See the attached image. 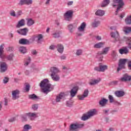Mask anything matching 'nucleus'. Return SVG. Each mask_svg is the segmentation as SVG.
Wrapping results in <instances>:
<instances>
[{"label":"nucleus","mask_w":131,"mask_h":131,"mask_svg":"<svg viewBox=\"0 0 131 131\" xmlns=\"http://www.w3.org/2000/svg\"><path fill=\"white\" fill-rule=\"evenodd\" d=\"M39 86L40 88H43L42 91L44 94H49L50 92H52L54 90V86L50 83V81L48 79H44L39 83Z\"/></svg>","instance_id":"f257e3e1"},{"label":"nucleus","mask_w":131,"mask_h":131,"mask_svg":"<svg viewBox=\"0 0 131 131\" xmlns=\"http://www.w3.org/2000/svg\"><path fill=\"white\" fill-rule=\"evenodd\" d=\"M96 113H97V110L96 109H92L90 111L86 114H84L83 116L81 117V120H83V121H85V120H88L89 118L92 117V116H94V115H96Z\"/></svg>","instance_id":"f03ea898"},{"label":"nucleus","mask_w":131,"mask_h":131,"mask_svg":"<svg viewBox=\"0 0 131 131\" xmlns=\"http://www.w3.org/2000/svg\"><path fill=\"white\" fill-rule=\"evenodd\" d=\"M128 59L125 58H121L119 60L118 67L117 69V72H119L122 69H125V64Z\"/></svg>","instance_id":"7ed1b4c3"},{"label":"nucleus","mask_w":131,"mask_h":131,"mask_svg":"<svg viewBox=\"0 0 131 131\" xmlns=\"http://www.w3.org/2000/svg\"><path fill=\"white\" fill-rule=\"evenodd\" d=\"M113 7H116V6H118L116 13H117L118 11H119L120 9L124 6V2H123V0H113Z\"/></svg>","instance_id":"20e7f679"},{"label":"nucleus","mask_w":131,"mask_h":131,"mask_svg":"<svg viewBox=\"0 0 131 131\" xmlns=\"http://www.w3.org/2000/svg\"><path fill=\"white\" fill-rule=\"evenodd\" d=\"M84 126L83 124H79L78 123H73L70 126V131H78V129L82 128Z\"/></svg>","instance_id":"39448f33"},{"label":"nucleus","mask_w":131,"mask_h":131,"mask_svg":"<svg viewBox=\"0 0 131 131\" xmlns=\"http://www.w3.org/2000/svg\"><path fill=\"white\" fill-rule=\"evenodd\" d=\"M120 81L122 82H128V85H131V75L125 73L123 75L122 77L120 78Z\"/></svg>","instance_id":"423d86ee"},{"label":"nucleus","mask_w":131,"mask_h":131,"mask_svg":"<svg viewBox=\"0 0 131 131\" xmlns=\"http://www.w3.org/2000/svg\"><path fill=\"white\" fill-rule=\"evenodd\" d=\"M64 17L66 21H71V19H72V17H73V11L70 10L67 11L64 14Z\"/></svg>","instance_id":"0eeeda50"},{"label":"nucleus","mask_w":131,"mask_h":131,"mask_svg":"<svg viewBox=\"0 0 131 131\" xmlns=\"http://www.w3.org/2000/svg\"><path fill=\"white\" fill-rule=\"evenodd\" d=\"M108 68V66L106 65H102V63H99V67H96L94 68V70L95 71H97L98 72H104L105 70H107Z\"/></svg>","instance_id":"6e6552de"},{"label":"nucleus","mask_w":131,"mask_h":131,"mask_svg":"<svg viewBox=\"0 0 131 131\" xmlns=\"http://www.w3.org/2000/svg\"><path fill=\"white\" fill-rule=\"evenodd\" d=\"M27 116L29 117H37L36 114L34 113H27L21 116V118L24 121H27Z\"/></svg>","instance_id":"1a4fd4ad"},{"label":"nucleus","mask_w":131,"mask_h":131,"mask_svg":"<svg viewBox=\"0 0 131 131\" xmlns=\"http://www.w3.org/2000/svg\"><path fill=\"white\" fill-rule=\"evenodd\" d=\"M78 90H79V87L77 85L74 86L70 91V95L72 98L75 97L76 96V94H77V92H78Z\"/></svg>","instance_id":"9d476101"},{"label":"nucleus","mask_w":131,"mask_h":131,"mask_svg":"<svg viewBox=\"0 0 131 131\" xmlns=\"http://www.w3.org/2000/svg\"><path fill=\"white\" fill-rule=\"evenodd\" d=\"M20 91L18 90H15L12 91V100H17V99H19L20 98Z\"/></svg>","instance_id":"9b49d317"},{"label":"nucleus","mask_w":131,"mask_h":131,"mask_svg":"<svg viewBox=\"0 0 131 131\" xmlns=\"http://www.w3.org/2000/svg\"><path fill=\"white\" fill-rule=\"evenodd\" d=\"M89 96V90L85 89L84 91V92L83 93L82 95H78L77 97L78 98L79 100L80 101H82L84 100V98H88Z\"/></svg>","instance_id":"f8f14e48"},{"label":"nucleus","mask_w":131,"mask_h":131,"mask_svg":"<svg viewBox=\"0 0 131 131\" xmlns=\"http://www.w3.org/2000/svg\"><path fill=\"white\" fill-rule=\"evenodd\" d=\"M111 35L112 37L115 38V42L120 40V36H119V33H118V32L117 31L116 33L112 32L111 33Z\"/></svg>","instance_id":"ddd939ff"},{"label":"nucleus","mask_w":131,"mask_h":131,"mask_svg":"<svg viewBox=\"0 0 131 131\" xmlns=\"http://www.w3.org/2000/svg\"><path fill=\"white\" fill-rule=\"evenodd\" d=\"M32 0H20L18 5L19 6H23L24 5H32Z\"/></svg>","instance_id":"4468645a"},{"label":"nucleus","mask_w":131,"mask_h":131,"mask_svg":"<svg viewBox=\"0 0 131 131\" xmlns=\"http://www.w3.org/2000/svg\"><path fill=\"white\" fill-rule=\"evenodd\" d=\"M0 67L1 72L2 73L6 72V71H7V70H8V64H7L6 62H2L0 65Z\"/></svg>","instance_id":"2eb2a0df"},{"label":"nucleus","mask_w":131,"mask_h":131,"mask_svg":"<svg viewBox=\"0 0 131 131\" xmlns=\"http://www.w3.org/2000/svg\"><path fill=\"white\" fill-rule=\"evenodd\" d=\"M114 94L117 98H121L125 95V92L123 91H117L114 92Z\"/></svg>","instance_id":"dca6fc26"},{"label":"nucleus","mask_w":131,"mask_h":131,"mask_svg":"<svg viewBox=\"0 0 131 131\" xmlns=\"http://www.w3.org/2000/svg\"><path fill=\"white\" fill-rule=\"evenodd\" d=\"M65 93L64 92H61L60 93L58 96H56V102L57 103H59V102L61 101V100L63 99V98H65Z\"/></svg>","instance_id":"f3484780"},{"label":"nucleus","mask_w":131,"mask_h":131,"mask_svg":"<svg viewBox=\"0 0 131 131\" xmlns=\"http://www.w3.org/2000/svg\"><path fill=\"white\" fill-rule=\"evenodd\" d=\"M50 72H51V75H56L57 73L60 72V70L56 67H52L50 68Z\"/></svg>","instance_id":"a211bd4d"},{"label":"nucleus","mask_w":131,"mask_h":131,"mask_svg":"<svg viewBox=\"0 0 131 131\" xmlns=\"http://www.w3.org/2000/svg\"><path fill=\"white\" fill-rule=\"evenodd\" d=\"M28 98L30 99V100H41V98L40 97L36 96L35 94H32L31 95H28Z\"/></svg>","instance_id":"6ab92c4d"},{"label":"nucleus","mask_w":131,"mask_h":131,"mask_svg":"<svg viewBox=\"0 0 131 131\" xmlns=\"http://www.w3.org/2000/svg\"><path fill=\"white\" fill-rule=\"evenodd\" d=\"M20 45H30V41L28 39L25 38H21L18 41Z\"/></svg>","instance_id":"aec40b11"},{"label":"nucleus","mask_w":131,"mask_h":131,"mask_svg":"<svg viewBox=\"0 0 131 131\" xmlns=\"http://www.w3.org/2000/svg\"><path fill=\"white\" fill-rule=\"evenodd\" d=\"M128 49L127 47H123L122 49H119V52L121 55H123L124 54L125 55H126V54H128Z\"/></svg>","instance_id":"412c9836"},{"label":"nucleus","mask_w":131,"mask_h":131,"mask_svg":"<svg viewBox=\"0 0 131 131\" xmlns=\"http://www.w3.org/2000/svg\"><path fill=\"white\" fill-rule=\"evenodd\" d=\"M56 48H57L58 53H60V54H63V52H64V46H63L62 44H58L56 46Z\"/></svg>","instance_id":"4be33fe9"},{"label":"nucleus","mask_w":131,"mask_h":131,"mask_svg":"<svg viewBox=\"0 0 131 131\" xmlns=\"http://www.w3.org/2000/svg\"><path fill=\"white\" fill-rule=\"evenodd\" d=\"M25 25V19H20L17 24L16 27V28H20V27H22V26H24Z\"/></svg>","instance_id":"5701e85b"},{"label":"nucleus","mask_w":131,"mask_h":131,"mask_svg":"<svg viewBox=\"0 0 131 131\" xmlns=\"http://www.w3.org/2000/svg\"><path fill=\"white\" fill-rule=\"evenodd\" d=\"M100 81H101L100 79H92L91 80V81L89 82V84L90 85H95L96 84H98V83H99V82H100Z\"/></svg>","instance_id":"b1692460"},{"label":"nucleus","mask_w":131,"mask_h":131,"mask_svg":"<svg viewBox=\"0 0 131 131\" xmlns=\"http://www.w3.org/2000/svg\"><path fill=\"white\" fill-rule=\"evenodd\" d=\"M35 38H37L36 41H37L38 43H41V41H42L41 40L43 38V36H42V34H39L36 36Z\"/></svg>","instance_id":"393cba45"},{"label":"nucleus","mask_w":131,"mask_h":131,"mask_svg":"<svg viewBox=\"0 0 131 131\" xmlns=\"http://www.w3.org/2000/svg\"><path fill=\"white\" fill-rule=\"evenodd\" d=\"M108 103V99L105 98H102L101 100L99 102V104L102 107H104L106 104Z\"/></svg>","instance_id":"a878e982"},{"label":"nucleus","mask_w":131,"mask_h":131,"mask_svg":"<svg viewBox=\"0 0 131 131\" xmlns=\"http://www.w3.org/2000/svg\"><path fill=\"white\" fill-rule=\"evenodd\" d=\"M109 49H110V47H106L103 49L102 51L99 52L98 53V55H106L108 53V52L109 51Z\"/></svg>","instance_id":"bb28decb"},{"label":"nucleus","mask_w":131,"mask_h":131,"mask_svg":"<svg viewBox=\"0 0 131 131\" xmlns=\"http://www.w3.org/2000/svg\"><path fill=\"white\" fill-rule=\"evenodd\" d=\"M76 27H77V26L76 24H70L68 26V30L71 33L73 32V29L76 28Z\"/></svg>","instance_id":"cd10ccee"},{"label":"nucleus","mask_w":131,"mask_h":131,"mask_svg":"<svg viewBox=\"0 0 131 131\" xmlns=\"http://www.w3.org/2000/svg\"><path fill=\"white\" fill-rule=\"evenodd\" d=\"M123 31L124 32L125 34H128V33H131V27H124Z\"/></svg>","instance_id":"c85d7f7f"},{"label":"nucleus","mask_w":131,"mask_h":131,"mask_svg":"<svg viewBox=\"0 0 131 131\" xmlns=\"http://www.w3.org/2000/svg\"><path fill=\"white\" fill-rule=\"evenodd\" d=\"M95 15L96 16H99L100 17H102V16L105 15V11L102 10H98L95 12Z\"/></svg>","instance_id":"c756f323"},{"label":"nucleus","mask_w":131,"mask_h":131,"mask_svg":"<svg viewBox=\"0 0 131 131\" xmlns=\"http://www.w3.org/2000/svg\"><path fill=\"white\" fill-rule=\"evenodd\" d=\"M85 27H86V24L83 22L81 24L80 26L78 27V30L80 32H82L84 30Z\"/></svg>","instance_id":"7c9ffc66"},{"label":"nucleus","mask_w":131,"mask_h":131,"mask_svg":"<svg viewBox=\"0 0 131 131\" xmlns=\"http://www.w3.org/2000/svg\"><path fill=\"white\" fill-rule=\"evenodd\" d=\"M103 47H104V43L102 42L97 43L94 46V49H101Z\"/></svg>","instance_id":"2f4dec72"},{"label":"nucleus","mask_w":131,"mask_h":131,"mask_svg":"<svg viewBox=\"0 0 131 131\" xmlns=\"http://www.w3.org/2000/svg\"><path fill=\"white\" fill-rule=\"evenodd\" d=\"M5 44H2L0 46V58L3 59V55H4V53H5V51H4V46Z\"/></svg>","instance_id":"473e14b6"},{"label":"nucleus","mask_w":131,"mask_h":131,"mask_svg":"<svg viewBox=\"0 0 131 131\" xmlns=\"http://www.w3.org/2000/svg\"><path fill=\"white\" fill-rule=\"evenodd\" d=\"M110 4V0H104L101 4L102 8H105V7H107L108 5Z\"/></svg>","instance_id":"72a5a7b5"},{"label":"nucleus","mask_w":131,"mask_h":131,"mask_svg":"<svg viewBox=\"0 0 131 131\" xmlns=\"http://www.w3.org/2000/svg\"><path fill=\"white\" fill-rule=\"evenodd\" d=\"M20 31H21V35L26 36L27 35V32H28V29L27 28L20 29Z\"/></svg>","instance_id":"f704fd0d"},{"label":"nucleus","mask_w":131,"mask_h":131,"mask_svg":"<svg viewBox=\"0 0 131 131\" xmlns=\"http://www.w3.org/2000/svg\"><path fill=\"white\" fill-rule=\"evenodd\" d=\"M51 76L54 81H59L60 80V77L58 75H51Z\"/></svg>","instance_id":"c9c22d12"},{"label":"nucleus","mask_w":131,"mask_h":131,"mask_svg":"<svg viewBox=\"0 0 131 131\" xmlns=\"http://www.w3.org/2000/svg\"><path fill=\"white\" fill-rule=\"evenodd\" d=\"M23 130L21 131H29V129H31L32 127L29 124H26L24 126Z\"/></svg>","instance_id":"e433bc0d"},{"label":"nucleus","mask_w":131,"mask_h":131,"mask_svg":"<svg viewBox=\"0 0 131 131\" xmlns=\"http://www.w3.org/2000/svg\"><path fill=\"white\" fill-rule=\"evenodd\" d=\"M101 22L100 20L96 21V19L94 20V21L92 23V26L94 28H96V27H98L99 25H100V24Z\"/></svg>","instance_id":"4c0bfd02"},{"label":"nucleus","mask_w":131,"mask_h":131,"mask_svg":"<svg viewBox=\"0 0 131 131\" xmlns=\"http://www.w3.org/2000/svg\"><path fill=\"white\" fill-rule=\"evenodd\" d=\"M126 40L127 41V43H128V48L131 50V37H126Z\"/></svg>","instance_id":"58836bf2"},{"label":"nucleus","mask_w":131,"mask_h":131,"mask_svg":"<svg viewBox=\"0 0 131 131\" xmlns=\"http://www.w3.org/2000/svg\"><path fill=\"white\" fill-rule=\"evenodd\" d=\"M126 25H130L131 24V16H127L125 19Z\"/></svg>","instance_id":"ea45409f"},{"label":"nucleus","mask_w":131,"mask_h":131,"mask_svg":"<svg viewBox=\"0 0 131 131\" xmlns=\"http://www.w3.org/2000/svg\"><path fill=\"white\" fill-rule=\"evenodd\" d=\"M33 24H34V20L32 19V18H29L27 23V25L28 26H32Z\"/></svg>","instance_id":"a19ab883"},{"label":"nucleus","mask_w":131,"mask_h":131,"mask_svg":"<svg viewBox=\"0 0 131 131\" xmlns=\"http://www.w3.org/2000/svg\"><path fill=\"white\" fill-rule=\"evenodd\" d=\"M14 57H15V55H14V54L11 53L6 57V59H7L8 61H13V59Z\"/></svg>","instance_id":"79ce46f5"},{"label":"nucleus","mask_w":131,"mask_h":131,"mask_svg":"<svg viewBox=\"0 0 131 131\" xmlns=\"http://www.w3.org/2000/svg\"><path fill=\"white\" fill-rule=\"evenodd\" d=\"M112 57L113 58V61H116L117 60V57L116 56V52H115V51H113L112 53Z\"/></svg>","instance_id":"37998d69"},{"label":"nucleus","mask_w":131,"mask_h":131,"mask_svg":"<svg viewBox=\"0 0 131 131\" xmlns=\"http://www.w3.org/2000/svg\"><path fill=\"white\" fill-rule=\"evenodd\" d=\"M19 51L20 53H21V54H25L26 53V48L24 47H19Z\"/></svg>","instance_id":"c03bdc74"},{"label":"nucleus","mask_w":131,"mask_h":131,"mask_svg":"<svg viewBox=\"0 0 131 131\" xmlns=\"http://www.w3.org/2000/svg\"><path fill=\"white\" fill-rule=\"evenodd\" d=\"M104 121L105 122V123H110V122H112V120L110 119V118L106 117L104 118Z\"/></svg>","instance_id":"a18cd8bd"},{"label":"nucleus","mask_w":131,"mask_h":131,"mask_svg":"<svg viewBox=\"0 0 131 131\" xmlns=\"http://www.w3.org/2000/svg\"><path fill=\"white\" fill-rule=\"evenodd\" d=\"M66 105L67 107H72L73 105V102H71L70 100L67 101Z\"/></svg>","instance_id":"49530a36"},{"label":"nucleus","mask_w":131,"mask_h":131,"mask_svg":"<svg viewBox=\"0 0 131 131\" xmlns=\"http://www.w3.org/2000/svg\"><path fill=\"white\" fill-rule=\"evenodd\" d=\"M25 90L26 92H29V91L30 90V85L29 84L26 85V86L25 87Z\"/></svg>","instance_id":"de8ad7c7"},{"label":"nucleus","mask_w":131,"mask_h":131,"mask_svg":"<svg viewBox=\"0 0 131 131\" xmlns=\"http://www.w3.org/2000/svg\"><path fill=\"white\" fill-rule=\"evenodd\" d=\"M10 15L12 17H17V14H16V12L14 10H12L10 11Z\"/></svg>","instance_id":"09e8293b"},{"label":"nucleus","mask_w":131,"mask_h":131,"mask_svg":"<svg viewBox=\"0 0 131 131\" xmlns=\"http://www.w3.org/2000/svg\"><path fill=\"white\" fill-rule=\"evenodd\" d=\"M81 54H82V50L81 49H78V50H77L76 52V55L77 56H80V55H81Z\"/></svg>","instance_id":"8fccbe9b"},{"label":"nucleus","mask_w":131,"mask_h":131,"mask_svg":"<svg viewBox=\"0 0 131 131\" xmlns=\"http://www.w3.org/2000/svg\"><path fill=\"white\" fill-rule=\"evenodd\" d=\"M30 62H31V58H30V57H29L28 59V61H26L24 64L25 66H28Z\"/></svg>","instance_id":"3c124183"},{"label":"nucleus","mask_w":131,"mask_h":131,"mask_svg":"<svg viewBox=\"0 0 131 131\" xmlns=\"http://www.w3.org/2000/svg\"><path fill=\"white\" fill-rule=\"evenodd\" d=\"M108 99L110 100V103H113V101H114V98L113 96H112V95H108Z\"/></svg>","instance_id":"603ef678"},{"label":"nucleus","mask_w":131,"mask_h":131,"mask_svg":"<svg viewBox=\"0 0 131 131\" xmlns=\"http://www.w3.org/2000/svg\"><path fill=\"white\" fill-rule=\"evenodd\" d=\"M32 108L34 110V111H36V110L38 109V105H37V104H33L32 106Z\"/></svg>","instance_id":"864d4df0"},{"label":"nucleus","mask_w":131,"mask_h":131,"mask_svg":"<svg viewBox=\"0 0 131 131\" xmlns=\"http://www.w3.org/2000/svg\"><path fill=\"white\" fill-rule=\"evenodd\" d=\"M60 36V33L59 32H55L53 34V37L54 38H58Z\"/></svg>","instance_id":"5fc2aeb1"},{"label":"nucleus","mask_w":131,"mask_h":131,"mask_svg":"<svg viewBox=\"0 0 131 131\" xmlns=\"http://www.w3.org/2000/svg\"><path fill=\"white\" fill-rule=\"evenodd\" d=\"M118 83V81H113L110 83L111 85H116Z\"/></svg>","instance_id":"6e6d98bb"},{"label":"nucleus","mask_w":131,"mask_h":131,"mask_svg":"<svg viewBox=\"0 0 131 131\" xmlns=\"http://www.w3.org/2000/svg\"><path fill=\"white\" fill-rule=\"evenodd\" d=\"M9 78L7 77H5L4 79H3V82L4 83H8L9 82Z\"/></svg>","instance_id":"4d7b16f0"},{"label":"nucleus","mask_w":131,"mask_h":131,"mask_svg":"<svg viewBox=\"0 0 131 131\" xmlns=\"http://www.w3.org/2000/svg\"><path fill=\"white\" fill-rule=\"evenodd\" d=\"M23 14V13L21 10H18L16 13V17H19V16H21Z\"/></svg>","instance_id":"13d9d810"},{"label":"nucleus","mask_w":131,"mask_h":131,"mask_svg":"<svg viewBox=\"0 0 131 131\" xmlns=\"http://www.w3.org/2000/svg\"><path fill=\"white\" fill-rule=\"evenodd\" d=\"M15 120H16V117H13L8 119L9 122H14V121H15Z\"/></svg>","instance_id":"bf43d9fd"},{"label":"nucleus","mask_w":131,"mask_h":131,"mask_svg":"<svg viewBox=\"0 0 131 131\" xmlns=\"http://www.w3.org/2000/svg\"><path fill=\"white\" fill-rule=\"evenodd\" d=\"M114 103V105H121V103L118 102L117 100H114V101L113 102Z\"/></svg>","instance_id":"052dcab7"},{"label":"nucleus","mask_w":131,"mask_h":131,"mask_svg":"<svg viewBox=\"0 0 131 131\" xmlns=\"http://www.w3.org/2000/svg\"><path fill=\"white\" fill-rule=\"evenodd\" d=\"M128 68L129 70H131V61L128 62Z\"/></svg>","instance_id":"680f3d73"},{"label":"nucleus","mask_w":131,"mask_h":131,"mask_svg":"<svg viewBox=\"0 0 131 131\" xmlns=\"http://www.w3.org/2000/svg\"><path fill=\"white\" fill-rule=\"evenodd\" d=\"M4 105L5 106H8V99L7 98H4Z\"/></svg>","instance_id":"e2e57ef3"},{"label":"nucleus","mask_w":131,"mask_h":131,"mask_svg":"<svg viewBox=\"0 0 131 131\" xmlns=\"http://www.w3.org/2000/svg\"><path fill=\"white\" fill-rule=\"evenodd\" d=\"M7 51H8L9 52H12L13 50H14V48H13V47H8L7 49Z\"/></svg>","instance_id":"0e129e2a"},{"label":"nucleus","mask_w":131,"mask_h":131,"mask_svg":"<svg viewBox=\"0 0 131 131\" xmlns=\"http://www.w3.org/2000/svg\"><path fill=\"white\" fill-rule=\"evenodd\" d=\"M32 55H36L37 54V52H36V50H32Z\"/></svg>","instance_id":"69168bd1"},{"label":"nucleus","mask_w":131,"mask_h":131,"mask_svg":"<svg viewBox=\"0 0 131 131\" xmlns=\"http://www.w3.org/2000/svg\"><path fill=\"white\" fill-rule=\"evenodd\" d=\"M55 46L54 45H51L50 46L49 49L50 50H55Z\"/></svg>","instance_id":"338daca9"},{"label":"nucleus","mask_w":131,"mask_h":131,"mask_svg":"<svg viewBox=\"0 0 131 131\" xmlns=\"http://www.w3.org/2000/svg\"><path fill=\"white\" fill-rule=\"evenodd\" d=\"M73 5V1H70L68 3V6H72Z\"/></svg>","instance_id":"774afa93"}]
</instances>
